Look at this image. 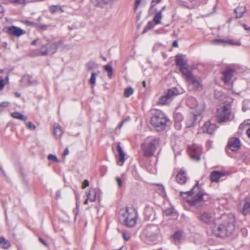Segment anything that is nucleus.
I'll use <instances>...</instances> for the list:
<instances>
[{"mask_svg":"<svg viewBox=\"0 0 250 250\" xmlns=\"http://www.w3.org/2000/svg\"><path fill=\"white\" fill-rule=\"evenodd\" d=\"M211 228L212 233L217 237H225L229 236L235 230L234 219L222 217L215 219Z\"/></svg>","mask_w":250,"mask_h":250,"instance_id":"1","label":"nucleus"},{"mask_svg":"<svg viewBox=\"0 0 250 250\" xmlns=\"http://www.w3.org/2000/svg\"><path fill=\"white\" fill-rule=\"evenodd\" d=\"M180 195L183 198L188 197L187 202L192 207L198 208L202 207L205 204L204 199V193L198 185V182L189 191L186 192L181 191Z\"/></svg>","mask_w":250,"mask_h":250,"instance_id":"2","label":"nucleus"},{"mask_svg":"<svg viewBox=\"0 0 250 250\" xmlns=\"http://www.w3.org/2000/svg\"><path fill=\"white\" fill-rule=\"evenodd\" d=\"M137 212L132 208L122 209L119 212V219L128 227H133L136 223Z\"/></svg>","mask_w":250,"mask_h":250,"instance_id":"3","label":"nucleus"},{"mask_svg":"<svg viewBox=\"0 0 250 250\" xmlns=\"http://www.w3.org/2000/svg\"><path fill=\"white\" fill-rule=\"evenodd\" d=\"M151 124L158 131L164 130L170 121L162 112H158L151 118Z\"/></svg>","mask_w":250,"mask_h":250,"instance_id":"4","label":"nucleus"},{"mask_svg":"<svg viewBox=\"0 0 250 250\" xmlns=\"http://www.w3.org/2000/svg\"><path fill=\"white\" fill-rule=\"evenodd\" d=\"M63 43V42L62 40H60L53 43L48 42L41 46L40 54L41 56L54 54L56 52L57 48L61 47Z\"/></svg>","mask_w":250,"mask_h":250,"instance_id":"5","label":"nucleus"},{"mask_svg":"<svg viewBox=\"0 0 250 250\" xmlns=\"http://www.w3.org/2000/svg\"><path fill=\"white\" fill-rule=\"evenodd\" d=\"M231 113L230 106L224 105L217 109L216 113L217 121L219 123H225L229 121Z\"/></svg>","mask_w":250,"mask_h":250,"instance_id":"6","label":"nucleus"},{"mask_svg":"<svg viewBox=\"0 0 250 250\" xmlns=\"http://www.w3.org/2000/svg\"><path fill=\"white\" fill-rule=\"evenodd\" d=\"M179 94V91L177 88H171L168 89L163 95L161 96L158 102V104L161 105L169 104L173 98Z\"/></svg>","mask_w":250,"mask_h":250,"instance_id":"7","label":"nucleus"},{"mask_svg":"<svg viewBox=\"0 0 250 250\" xmlns=\"http://www.w3.org/2000/svg\"><path fill=\"white\" fill-rule=\"evenodd\" d=\"M159 144V139H153L149 144H142V149L144 151V155L146 157H150L153 155L157 146Z\"/></svg>","mask_w":250,"mask_h":250,"instance_id":"8","label":"nucleus"},{"mask_svg":"<svg viewBox=\"0 0 250 250\" xmlns=\"http://www.w3.org/2000/svg\"><path fill=\"white\" fill-rule=\"evenodd\" d=\"M187 105L191 109H195L196 114H201L205 110V104L203 101L198 102L194 97H189L187 102Z\"/></svg>","mask_w":250,"mask_h":250,"instance_id":"9","label":"nucleus"},{"mask_svg":"<svg viewBox=\"0 0 250 250\" xmlns=\"http://www.w3.org/2000/svg\"><path fill=\"white\" fill-rule=\"evenodd\" d=\"M188 82L189 85L193 87V89H198L202 87L200 81L196 78L190 71L186 74L183 75Z\"/></svg>","mask_w":250,"mask_h":250,"instance_id":"10","label":"nucleus"},{"mask_svg":"<svg viewBox=\"0 0 250 250\" xmlns=\"http://www.w3.org/2000/svg\"><path fill=\"white\" fill-rule=\"evenodd\" d=\"M188 150L191 158L195 161H199L200 160V155L202 152V149L200 146L194 145L189 146Z\"/></svg>","mask_w":250,"mask_h":250,"instance_id":"11","label":"nucleus"},{"mask_svg":"<svg viewBox=\"0 0 250 250\" xmlns=\"http://www.w3.org/2000/svg\"><path fill=\"white\" fill-rule=\"evenodd\" d=\"M198 218L200 221L204 224L210 225L214 223L215 220L214 219V217L212 214L208 211H204L201 212L198 216Z\"/></svg>","mask_w":250,"mask_h":250,"instance_id":"12","label":"nucleus"},{"mask_svg":"<svg viewBox=\"0 0 250 250\" xmlns=\"http://www.w3.org/2000/svg\"><path fill=\"white\" fill-rule=\"evenodd\" d=\"M176 63L177 65L180 67V70L184 75L190 71L187 68V62L181 55H178L176 57Z\"/></svg>","mask_w":250,"mask_h":250,"instance_id":"13","label":"nucleus"},{"mask_svg":"<svg viewBox=\"0 0 250 250\" xmlns=\"http://www.w3.org/2000/svg\"><path fill=\"white\" fill-rule=\"evenodd\" d=\"M201 119L200 114L195 113H190L186 120V125L188 127L194 126L196 121H199Z\"/></svg>","mask_w":250,"mask_h":250,"instance_id":"14","label":"nucleus"},{"mask_svg":"<svg viewBox=\"0 0 250 250\" xmlns=\"http://www.w3.org/2000/svg\"><path fill=\"white\" fill-rule=\"evenodd\" d=\"M241 143L238 138H231L228 142V147L233 151L238 150L240 147Z\"/></svg>","mask_w":250,"mask_h":250,"instance_id":"15","label":"nucleus"},{"mask_svg":"<svg viewBox=\"0 0 250 250\" xmlns=\"http://www.w3.org/2000/svg\"><path fill=\"white\" fill-rule=\"evenodd\" d=\"M7 33L14 36L19 37L25 34V31L20 27L12 25L8 28Z\"/></svg>","mask_w":250,"mask_h":250,"instance_id":"16","label":"nucleus"},{"mask_svg":"<svg viewBox=\"0 0 250 250\" xmlns=\"http://www.w3.org/2000/svg\"><path fill=\"white\" fill-rule=\"evenodd\" d=\"M234 70L232 69H227L222 72L221 79L226 84L229 83L232 78Z\"/></svg>","mask_w":250,"mask_h":250,"instance_id":"17","label":"nucleus"},{"mask_svg":"<svg viewBox=\"0 0 250 250\" xmlns=\"http://www.w3.org/2000/svg\"><path fill=\"white\" fill-rule=\"evenodd\" d=\"M117 149L118 152L117 164L119 166H122L125 161V154L120 143H118Z\"/></svg>","mask_w":250,"mask_h":250,"instance_id":"18","label":"nucleus"},{"mask_svg":"<svg viewBox=\"0 0 250 250\" xmlns=\"http://www.w3.org/2000/svg\"><path fill=\"white\" fill-rule=\"evenodd\" d=\"M216 128V127L215 124H211L209 121L205 123L202 127V130L204 132H206L210 134H212Z\"/></svg>","mask_w":250,"mask_h":250,"instance_id":"19","label":"nucleus"},{"mask_svg":"<svg viewBox=\"0 0 250 250\" xmlns=\"http://www.w3.org/2000/svg\"><path fill=\"white\" fill-rule=\"evenodd\" d=\"M224 175L225 173L222 171H213L210 173L209 176L210 180L212 182H217L220 178Z\"/></svg>","mask_w":250,"mask_h":250,"instance_id":"20","label":"nucleus"},{"mask_svg":"<svg viewBox=\"0 0 250 250\" xmlns=\"http://www.w3.org/2000/svg\"><path fill=\"white\" fill-rule=\"evenodd\" d=\"M212 43L214 44H221L224 43H226L230 45H240L241 43L240 42H234L232 40H224L222 39H216L213 40L212 41Z\"/></svg>","mask_w":250,"mask_h":250,"instance_id":"21","label":"nucleus"},{"mask_svg":"<svg viewBox=\"0 0 250 250\" xmlns=\"http://www.w3.org/2000/svg\"><path fill=\"white\" fill-rule=\"evenodd\" d=\"M176 181L179 184H184L187 181L186 173L183 170H181L177 174Z\"/></svg>","mask_w":250,"mask_h":250,"instance_id":"22","label":"nucleus"},{"mask_svg":"<svg viewBox=\"0 0 250 250\" xmlns=\"http://www.w3.org/2000/svg\"><path fill=\"white\" fill-rule=\"evenodd\" d=\"M241 211L243 214L246 215L250 212V198H246Z\"/></svg>","mask_w":250,"mask_h":250,"instance_id":"23","label":"nucleus"},{"mask_svg":"<svg viewBox=\"0 0 250 250\" xmlns=\"http://www.w3.org/2000/svg\"><path fill=\"white\" fill-rule=\"evenodd\" d=\"M183 232L181 230H178L171 236L172 240L175 244L179 243L183 239Z\"/></svg>","mask_w":250,"mask_h":250,"instance_id":"24","label":"nucleus"},{"mask_svg":"<svg viewBox=\"0 0 250 250\" xmlns=\"http://www.w3.org/2000/svg\"><path fill=\"white\" fill-rule=\"evenodd\" d=\"M63 7V6L59 5H51L49 7V11L51 14H54L58 12L62 13L64 12Z\"/></svg>","mask_w":250,"mask_h":250,"instance_id":"25","label":"nucleus"},{"mask_svg":"<svg viewBox=\"0 0 250 250\" xmlns=\"http://www.w3.org/2000/svg\"><path fill=\"white\" fill-rule=\"evenodd\" d=\"M54 134L56 138H60L62 135V128L57 123H55L54 125Z\"/></svg>","mask_w":250,"mask_h":250,"instance_id":"26","label":"nucleus"},{"mask_svg":"<svg viewBox=\"0 0 250 250\" xmlns=\"http://www.w3.org/2000/svg\"><path fill=\"white\" fill-rule=\"evenodd\" d=\"M0 247L3 249H8L11 247V244L4 237L0 236Z\"/></svg>","mask_w":250,"mask_h":250,"instance_id":"27","label":"nucleus"},{"mask_svg":"<svg viewBox=\"0 0 250 250\" xmlns=\"http://www.w3.org/2000/svg\"><path fill=\"white\" fill-rule=\"evenodd\" d=\"M246 11L245 6H238L234 9L236 18H240L242 17L243 14Z\"/></svg>","mask_w":250,"mask_h":250,"instance_id":"28","label":"nucleus"},{"mask_svg":"<svg viewBox=\"0 0 250 250\" xmlns=\"http://www.w3.org/2000/svg\"><path fill=\"white\" fill-rule=\"evenodd\" d=\"M87 197L90 202H94L96 200V192L94 188H90L89 192L87 193Z\"/></svg>","mask_w":250,"mask_h":250,"instance_id":"29","label":"nucleus"},{"mask_svg":"<svg viewBox=\"0 0 250 250\" xmlns=\"http://www.w3.org/2000/svg\"><path fill=\"white\" fill-rule=\"evenodd\" d=\"M11 116L14 118L19 119L24 121H25L27 119V117L24 116L22 114L18 112L12 113L11 114Z\"/></svg>","mask_w":250,"mask_h":250,"instance_id":"30","label":"nucleus"},{"mask_svg":"<svg viewBox=\"0 0 250 250\" xmlns=\"http://www.w3.org/2000/svg\"><path fill=\"white\" fill-rule=\"evenodd\" d=\"M162 17V11L157 12L153 18V21L156 24H158L161 23V20Z\"/></svg>","mask_w":250,"mask_h":250,"instance_id":"31","label":"nucleus"},{"mask_svg":"<svg viewBox=\"0 0 250 250\" xmlns=\"http://www.w3.org/2000/svg\"><path fill=\"white\" fill-rule=\"evenodd\" d=\"M154 22L153 21H148L147 25L145 27L142 33L144 34L147 32L149 30L152 29L154 26Z\"/></svg>","mask_w":250,"mask_h":250,"instance_id":"32","label":"nucleus"},{"mask_svg":"<svg viewBox=\"0 0 250 250\" xmlns=\"http://www.w3.org/2000/svg\"><path fill=\"white\" fill-rule=\"evenodd\" d=\"M104 69L107 72V76L108 78L111 79L113 75V68L112 66L108 65H104Z\"/></svg>","mask_w":250,"mask_h":250,"instance_id":"33","label":"nucleus"},{"mask_svg":"<svg viewBox=\"0 0 250 250\" xmlns=\"http://www.w3.org/2000/svg\"><path fill=\"white\" fill-rule=\"evenodd\" d=\"M133 89L131 87H128L125 89L124 91L125 97L128 98L133 93Z\"/></svg>","mask_w":250,"mask_h":250,"instance_id":"34","label":"nucleus"},{"mask_svg":"<svg viewBox=\"0 0 250 250\" xmlns=\"http://www.w3.org/2000/svg\"><path fill=\"white\" fill-rule=\"evenodd\" d=\"M240 128L241 129L247 128V134L249 137L250 138V125L249 124H241L240 125Z\"/></svg>","mask_w":250,"mask_h":250,"instance_id":"35","label":"nucleus"},{"mask_svg":"<svg viewBox=\"0 0 250 250\" xmlns=\"http://www.w3.org/2000/svg\"><path fill=\"white\" fill-rule=\"evenodd\" d=\"M98 76V74L96 73H92L91 78L89 80V83L95 85L96 83V77Z\"/></svg>","mask_w":250,"mask_h":250,"instance_id":"36","label":"nucleus"},{"mask_svg":"<svg viewBox=\"0 0 250 250\" xmlns=\"http://www.w3.org/2000/svg\"><path fill=\"white\" fill-rule=\"evenodd\" d=\"M26 126L31 130H34L36 128V126L31 122L26 123Z\"/></svg>","mask_w":250,"mask_h":250,"instance_id":"37","label":"nucleus"},{"mask_svg":"<svg viewBox=\"0 0 250 250\" xmlns=\"http://www.w3.org/2000/svg\"><path fill=\"white\" fill-rule=\"evenodd\" d=\"M174 209L172 208H168L164 211V213L167 216H170L173 213Z\"/></svg>","mask_w":250,"mask_h":250,"instance_id":"38","label":"nucleus"},{"mask_svg":"<svg viewBox=\"0 0 250 250\" xmlns=\"http://www.w3.org/2000/svg\"><path fill=\"white\" fill-rule=\"evenodd\" d=\"M48 159L49 161L56 162H58L59 161L56 156H55L53 154H51L48 155Z\"/></svg>","mask_w":250,"mask_h":250,"instance_id":"39","label":"nucleus"},{"mask_svg":"<svg viewBox=\"0 0 250 250\" xmlns=\"http://www.w3.org/2000/svg\"><path fill=\"white\" fill-rule=\"evenodd\" d=\"M123 236L124 239L126 241L128 240L130 237V234L129 233L125 232V231L123 232Z\"/></svg>","mask_w":250,"mask_h":250,"instance_id":"40","label":"nucleus"},{"mask_svg":"<svg viewBox=\"0 0 250 250\" xmlns=\"http://www.w3.org/2000/svg\"><path fill=\"white\" fill-rule=\"evenodd\" d=\"M115 179L117 182L118 187L121 188L123 186V183L121 179L118 177H116Z\"/></svg>","mask_w":250,"mask_h":250,"instance_id":"41","label":"nucleus"},{"mask_svg":"<svg viewBox=\"0 0 250 250\" xmlns=\"http://www.w3.org/2000/svg\"><path fill=\"white\" fill-rule=\"evenodd\" d=\"M161 0H152L150 5V8H152L156 5V4L160 2Z\"/></svg>","mask_w":250,"mask_h":250,"instance_id":"42","label":"nucleus"},{"mask_svg":"<svg viewBox=\"0 0 250 250\" xmlns=\"http://www.w3.org/2000/svg\"><path fill=\"white\" fill-rule=\"evenodd\" d=\"M9 103L8 102H3L0 104V107L5 108L9 105Z\"/></svg>","mask_w":250,"mask_h":250,"instance_id":"43","label":"nucleus"},{"mask_svg":"<svg viewBox=\"0 0 250 250\" xmlns=\"http://www.w3.org/2000/svg\"><path fill=\"white\" fill-rule=\"evenodd\" d=\"M89 186V182L87 180H84L83 183L82 188H85Z\"/></svg>","mask_w":250,"mask_h":250,"instance_id":"44","label":"nucleus"},{"mask_svg":"<svg viewBox=\"0 0 250 250\" xmlns=\"http://www.w3.org/2000/svg\"><path fill=\"white\" fill-rule=\"evenodd\" d=\"M38 27L42 30H46L48 26L45 24H40L38 26Z\"/></svg>","mask_w":250,"mask_h":250,"instance_id":"45","label":"nucleus"},{"mask_svg":"<svg viewBox=\"0 0 250 250\" xmlns=\"http://www.w3.org/2000/svg\"><path fill=\"white\" fill-rule=\"evenodd\" d=\"M5 86V83L2 79H0V90H2Z\"/></svg>","mask_w":250,"mask_h":250,"instance_id":"46","label":"nucleus"},{"mask_svg":"<svg viewBox=\"0 0 250 250\" xmlns=\"http://www.w3.org/2000/svg\"><path fill=\"white\" fill-rule=\"evenodd\" d=\"M23 23L27 24V25H33V22L31 21H27V20H25V21H22Z\"/></svg>","mask_w":250,"mask_h":250,"instance_id":"47","label":"nucleus"},{"mask_svg":"<svg viewBox=\"0 0 250 250\" xmlns=\"http://www.w3.org/2000/svg\"><path fill=\"white\" fill-rule=\"evenodd\" d=\"M39 241L40 242H41L43 245H44L45 247H47L48 245L47 243L42 238H39Z\"/></svg>","mask_w":250,"mask_h":250,"instance_id":"48","label":"nucleus"},{"mask_svg":"<svg viewBox=\"0 0 250 250\" xmlns=\"http://www.w3.org/2000/svg\"><path fill=\"white\" fill-rule=\"evenodd\" d=\"M141 0H135V9L136 10L140 3Z\"/></svg>","mask_w":250,"mask_h":250,"instance_id":"49","label":"nucleus"},{"mask_svg":"<svg viewBox=\"0 0 250 250\" xmlns=\"http://www.w3.org/2000/svg\"><path fill=\"white\" fill-rule=\"evenodd\" d=\"M69 154V150L68 148H66L65 150H64L63 155V156H65Z\"/></svg>","mask_w":250,"mask_h":250,"instance_id":"50","label":"nucleus"},{"mask_svg":"<svg viewBox=\"0 0 250 250\" xmlns=\"http://www.w3.org/2000/svg\"><path fill=\"white\" fill-rule=\"evenodd\" d=\"M241 25L244 28V29L247 30V31H248L250 29V27H248L247 26V25L245 24V23H242L241 24Z\"/></svg>","mask_w":250,"mask_h":250,"instance_id":"51","label":"nucleus"},{"mask_svg":"<svg viewBox=\"0 0 250 250\" xmlns=\"http://www.w3.org/2000/svg\"><path fill=\"white\" fill-rule=\"evenodd\" d=\"M172 46L173 47H177L178 46V42L177 41H174L173 42Z\"/></svg>","mask_w":250,"mask_h":250,"instance_id":"52","label":"nucleus"},{"mask_svg":"<svg viewBox=\"0 0 250 250\" xmlns=\"http://www.w3.org/2000/svg\"><path fill=\"white\" fill-rule=\"evenodd\" d=\"M37 41H38V39L34 40L32 42V44L33 45H35L36 44V43H37Z\"/></svg>","mask_w":250,"mask_h":250,"instance_id":"53","label":"nucleus"},{"mask_svg":"<svg viewBox=\"0 0 250 250\" xmlns=\"http://www.w3.org/2000/svg\"><path fill=\"white\" fill-rule=\"evenodd\" d=\"M125 122V121H123L122 123L121 124V125L119 126V129H121V127H122V125H123L124 124V123Z\"/></svg>","mask_w":250,"mask_h":250,"instance_id":"54","label":"nucleus"},{"mask_svg":"<svg viewBox=\"0 0 250 250\" xmlns=\"http://www.w3.org/2000/svg\"><path fill=\"white\" fill-rule=\"evenodd\" d=\"M15 95L17 97H20L21 96V94L20 93H18V92H16L15 93Z\"/></svg>","mask_w":250,"mask_h":250,"instance_id":"55","label":"nucleus"},{"mask_svg":"<svg viewBox=\"0 0 250 250\" xmlns=\"http://www.w3.org/2000/svg\"><path fill=\"white\" fill-rule=\"evenodd\" d=\"M88 201H89V200H88V198L87 197V199H86V200L84 201V204H85V205L87 204H88Z\"/></svg>","mask_w":250,"mask_h":250,"instance_id":"56","label":"nucleus"},{"mask_svg":"<svg viewBox=\"0 0 250 250\" xmlns=\"http://www.w3.org/2000/svg\"><path fill=\"white\" fill-rule=\"evenodd\" d=\"M2 12H3L2 7L0 5V13H2Z\"/></svg>","mask_w":250,"mask_h":250,"instance_id":"57","label":"nucleus"},{"mask_svg":"<svg viewBox=\"0 0 250 250\" xmlns=\"http://www.w3.org/2000/svg\"><path fill=\"white\" fill-rule=\"evenodd\" d=\"M143 86L144 87H145L146 86V83L145 81H143Z\"/></svg>","mask_w":250,"mask_h":250,"instance_id":"58","label":"nucleus"},{"mask_svg":"<svg viewBox=\"0 0 250 250\" xmlns=\"http://www.w3.org/2000/svg\"><path fill=\"white\" fill-rule=\"evenodd\" d=\"M7 42H4L3 43V46H4V47H6V46H7Z\"/></svg>","mask_w":250,"mask_h":250,"instance_id":"59","label":"nucleus"},{"mask_svg":"<svg viewBox=\"0 0 250 250\" xmlns=\"http://www.w3.org/2000/svg\"><path fill=\"white\" fill-rule=\"evenodd\" d=\"M102 58H103V60H104V61H106V58H105V57H103Z\"/></svg>","mask_w":250,"mask_h":250,"instance_id":"60","label":"nucleus"},{"mask_svg":"<svg viewBox=\"0 0 250 250\" xmlns=\"http://www.w3.org/2000/svg\"><path fill=\"white\" fill-rule=\"evenodd\" d=\"M165 8V6H164V7L162 8V10H164Z\"/></svg>","mask_w":250,"mask_h":250,"instance_id":"61","label":"nucleus"},{"mask_svg":"<svg viewBox=\"0 0 250 250\" xmlns=\"http://www.w3.org/2000/svg\"><path fill=\"white\" fill-rule=\"evenodd\" d=\"M119 250H122V249L121 248V249H120Z\"/></svg>","mask_w":250,"mask_h":250,"instance_id":"62","label":"nucleus"}]
</instances>
